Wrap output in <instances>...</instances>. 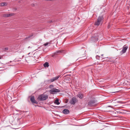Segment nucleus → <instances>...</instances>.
<instances>
[{
	"mask_svg": "<svg viewBox=\"0 0 130 130\" xmlns=\"http://www.w3.org/2000/svg\"><path fill=\"white\" fill-rule=\"evenodd\" d=\"M60 91V90L58 89L55 88H53L51 89L50 91V92L51 93L54 94L56 92H59Z\"/></svg>",
	"mask_w": 130,
	"mask_h": 130,
	"instance_id": "20e7f679",
	"label": "nucleus"
},
{
	"mask_svg": "<svg viewBox=\"0 0 130 130\" xmlns=\"http://www.w3.org/2000/svg\"><path fill=\"white\" fill-rule=\"evenodd\" d=\"M54 103L57 105H58L60 104V103L59 102V99H56Z\"/></svg>",
	"mask_w": 130,
	"mask_h": 130,
	"instance_id": "ddd939ff",
	"label": "nucleus"
},
{
	"mask_svg": "<svg viewBox=\"0 0 130 130\" xmlns=\"http://www.w3.org/2000/svg\"><path fill=\"white\" fill-rule=\"evenodd\" d=\"M103 54H102L101 55V56H103Z\"/></svg>",
	"mask_w": 130,
	"mask_h": 130,
	"instance_id": "cd10ccee",
	"label": "nucleus"
},
{
	"mask_svg": "<svg viewBox=\"0 0 130 130\" xmlns=\"http://www.w3.org/2000/svg\"><path fill=\"white\" fill-rule=\"evenodd\" d=\"M28 48H31L30 46H29L28 47Z\"/></svg>",
	"mask_w": 130,
	"mask_h": 130,
	"instance_id": "a878e982",
	"label": "nucleus"
},
{
	"mask_svg": "<svg viewBox=\"0 0 130 130\" xmlns=\"http://www.w3.org/2000/svg\"><path fill=\"white\" fill-rule=\"evenodd\" d=\"M77 101V100L76 97H73L70 101V103L71 104L74 105Z\"/></svg>",
	"mask_w": 130,
	"mask_h": 130,
	"instance_id": "7ed1b4c3",
	"label": "nucleus"
},
{
	"mask_svg": "<svg viewBox=\"0 0 130 130\" xmlns=\"http://www.w3.org/2000/svg\"><path fill=\"white\" fill-rule=\"evenodd\" d=\"M44 66L45 67H48L49 66L48 63L47 62H46L43 64Z\"/></svg>",
	"mask_w": 130,
	"mask_h": 130,
	"instance_id": "4468645a",
	"label": "nucleus"
},
{
	"mask_svg": "<svg viewBox=\"0 0 130 130\" xmlns=\"http://www.w3.org/2000/svg\"><path fill=\"white\" fill-rule=\"evenodd\" d=\"M96 58L97 59H99L100 57L99 56L97 55L96 56Z\"/></svg>",
	"mask_w": 130,
	"mask_h": 130,
	"instance_id": "a211bd4d",
	"label": "nucleus"
},
{
	"mask_svg": "<svg viewBox=\"0 0 130 130\" xmlns=\"http://www.w3.org/2000/svg\"><path fill=\"white\" fill-rule=\"evenodd\" d=\"M9 16L10 17V16H11L13 15H14V14L13 13H10V14H9Z\"/></svg>",
	"mask_w": 130,
	"mask_h": 130,
	"instance_id": "6ab92c4d",
	"label": "nucleus"
},
{
	"mask_svg": "<svg viewBox=\"0 0 130 130\" xmlns=\"http://www.w3.org/2000/svg\"><path fill=\"white\" fill-rule=\"evenodd\" d=\"M22 124V123H20V124Z\"/></svg>",
	"mask_w": 130,
	"mask_h": 130,
	"instance_id": "2f4dec72",
	"label": "nucleus"
},
{
	"mask_svg": "<svg viewBox=\"0 0 130 130\" xmlns=\"http://www.w3.org/2000/svg\"><path fill=\"white\" fill-rule=\"evenodd\" d=\"M49 22H50V23H53V21L52 20H51V21H49Z\"/></svg>",
	"mask_w": 130,
	"mask_h": 130,
	"instance_id": "412c9836",
	"label": "nucleus"
},
{
	"mask_svg": "<svg viewBox=\"0 0 130 130\" xmlns=\"http://www.w3.org/2000/svg\"><path fill=\"white\" fill-rule=\"evenodd\" d=\"M30 100L31 102L32 103H35L36 104L38 103V102H37L35 100V98L34 96H32L30 99Z\"/></svg>",
	"mask_w": 130,
	"mask_h": 130,
	"instance_id": "0eeeda50",
	"label": "nucleus"
},
{
	"mask_svg": "<svg viewBox=\"0 0 130 130\" xmlns=\"http://www.w3.org/2000/svg\"><path fill=\"white\" fill-rule=\"evenodd\" d=\"M95 103V100L94 99H93L89 102L88 104L90 106H92L94 105V104Z\"/></svg>",
	"mask_w": 130,
	"mask_h": 130,
	"instance_id": "423d86ee",
	"label": "nucleus"
},
{
	"mask_svg": "<svg viewBox=\"0 0 130 130\" xmlns=\"http://www.w3.org/2000/svg\"><path fill=\"white\" fill-rule=\"evenodd\" d=\"M60 76L58 75L56 77H54L51 79L50 81L51 82H53L55 80H57Z\"/></svg>",
	"mask_w": 130,
	"mask_h": 130,
	"instance_id": "6e6552de",
	"label": "nucleus"
},
{
	"mask_svg": "<svg viewBox=\"0 0 130 130\" xmlns=\"http://www.w3.org/2000/svg\"><path fill=\"white\" fill-rule=\"evenodd\" d=\"M128 47L125 46L122 49V50L120 52V54H123L125 53L126 52V50L127 49Z\"/></svg>",
	"mask_w": 130,
	"mask_h": 130,
	"instance_id": "39448f33",
	"label": "nucleus"
},
{
	"mask_svg": "<svg viewBox=\"0 0 130 130\" xmlns=\"http://www.w3.org/2000/svg\"><path fill=\"white\" fill-rule=\"evenodd\" d=\"M8 49H9L8 48V47H6L5 48H4L3 50L4 51L6 52L8 50Z\"/></svg>",
	"mask_w": 130,
	"mask_h": 130,
	"instance_id": "dca6fc26",
	"label": "nucleus"
},
{
	"mask_svg": "<svg viewBox=\"0 0 130 130\" xmlns=\"http://www.w3.org/2000/svg\"><path fill=\"white\" fill-rule=\"evenodd\" d=\"M50 43H51L49 42H47L45 43H44V45L45 46H47V45H48V44H50Z\"/></svg>",
	"mask_w": 130,
	"mask_h": 130,
	"instance_id": "2eb2a0df",
	"label": "nucleus"
},
{
	"mask_svg": "<svg viewBox=\"0 0 130 130\" xmlns=\"http://www.w3.org/2000/svg\"><path fill=\"white\" fill-rule=\"evenodd\" d=\"M76 96L77 97L79 98L80 99H82L84 97V95L83 94L80 93H79L76 95Z\"/></svg>",
	"mask_w": 130,
	"mask_h": 130,
	"instance_id": "9b49d317",
	"label": "nucleus"
},
{
	"mask_svg": "<svg viewBox=\"0 0 130 130\" xmlns=\"http://www.w3.org/2000/svg\"><path fill=\"white\" fill-rule=\"evenodd\" d=\"M111 106H108V107H110Z\"/></svg>",
	"mask_w": 130,
	"mask_h": 130,
	"instance_id": "bb28decb",
	"label": "nucleus"
},
{
	"mask_svg": "<svg viewBox=\"0 0 130 130\" xmlns=\"http://www.w3.org/2000/svg\"><path fill=\"white\" fill-rule=\"evenodd\" d=\"M106 58H109L110 59H111V58H108V57H106ZM106 58V57H105V58H103V59H105Z\"/></svg>",
	"mask_w": 130,
	"mask_h": 130,
	"instance_id": "4be33fe9",
	"label": "nucleus"
},
{
	"mask_svg": "<svg viewBox=\"0 0 130 130\" xmlns=\"http://www.w3.org/2000/svg\"><path fill=\"white\" fill-rule=\"evenodd\" d=\"M103 19L104 18L103 16L99 17L97 19L95 23V25L99 26L101 25L103 22Z\"/></svg>",
	"mask_w": 130,
	"mask_h": 130,
	"instance_id": "f257e3e1",
	"label": "nucleus"
},
{
	"mask_svg": "<svg viewBox=\"0 0 130 130\" xmlns=\"http://www.w3.org/2000/svg\"><path fill=\"white\" fill-rule=\"evenodd\" d=\"M109 60H109H108V61H110V60Z\"/></svg>",
	"mask_w": 130,
	"mask_h": 130,
	"instance_id": "c756f323",
	"label": "nucleus"
},
{
	"mask_svg": "<svg viewBox=\"0 0 130 130\" xmlns=\"http://www.w3.org/2000/svg\"><path fill=\"white\" fill-rule=\"evenodd\" d=\"M7 2L2 3L1 4L0 6H4L7 5Z\"/></svg>",
	"mask_w": 130,
	"mask_h": 130,
	"instance_id": "f8f14e48",
	"label": "nucleus"
},
{
	"mask_svg": "<svg viewBox=\"0 0 130 130\" xmlns=\"http://www.w3.org/2000/svg\"><path fill=\"white\" fill-rule=\"evenodd\" d=\"M1 56H0V59H1Z\"/></svg>",
	"mask_w": 130,
	"mask_h": 130,
	"instance_id": "b1692460",
	"label": "nucleus"
},
{
	"mask_svg": "<svg viewBox=\"0 0 130 130\" xmlns=\"http://www.w3.org/2000/svg\"><path fill=\"white\" fill-rule=\"evenodd\" d=\"M91 38L92 40L94 41H96L98 40V38L97 37H95V36H93L91 37Z\"/></svg>",
	"mask_w": 130,
	"mask_h": 130,
	"instance_id": "9d476101",
	"label": "nucleus"
},
{
	"mask_svg": "<svg viewBox=\"0 0 130 130\" xmlns=\"http://www.w3.org/2000/svg\"><path fill=\"white\" fill-rule=\"evenodd\" d=\"M39 98L40 100H45L48 98V96L47 95L43 94L41 95Z\"/></svg>",
	"mask_w": 130,
	"mask_h": 130,
	"instance_id": "f03ea898",
	"label": "nucleus"
},
{
	"mask_svg": "<svg viewBox=\"0 0 130 130\" xmlns=\"http://www.w3.org/2000/svg\"><path fill=\"white\" fill-rule=\"evenodd\" d=\"M62 112L64 114H67L69 113V111L67 109H65L63 110Z\"/></svg>",
	"mask_w": 130,
	"mask_h": 130,
	"instance_id": "1a4fd4ad",
	"label": "nucleus"
},
{
	"mask_svg": "<svg viewBox=\"0 0 130 130\" xmlns=\"http://www.w3.org/2000/svg\"><path fill=\"white\" fill-rule=\"evenodd\" d=\"M30 36H29V37H28V38H30Z\"/></svg>",
	"mask_w": 130,
	"mask_h": 130,
	"instance_id": "7c9ffc66",
	"label": "nucleus"
},
{
	"mask_svg": "<svg viewBox=\"0 0 130 130\" xmlns=\"http://www.w3.org/2000/svg\"><path fill=\"white\" fill-rule=\"evenodd\" d=\"M60 51H58V52H57V53H60Z\"/></svg>",
	"mask_w": 130,
	"mask_h": 130,
	"instance_id": "5701e85b",
	"label": "nucleus"
},
{
	"mask_svg": "<svg viewBox=\"0 0 130 130\" xmlns=\"http://www.w3.org/2000/svg\"><path fill=\"white\" fill-rule=\"evenodd\" d=\"M17 10V9L16 8H14L13 9V10L14 11H15Z\"/></svg>",
	"mask_w": 130,
	"mask_h": 130,
	"instance_id": "aec40b11",
	"label": "nucleus"
},
{
	"mask_svg": "<svg viewBox=\"0 0 130 130\" xmlns=\"http://www.w3.org/2000/svg\"><path fill=\"white\" fill-rule=\"evenodd\" d=\"M4 16L5 17H10L9 14H5L4 15Z\"/></svg>",
	"mask_w": 130,
	"mask_h": 130,
	"instance_id": "f3484780",
	"label": "nucleus"
},
{
	"mask_svg": "<svg viewBox=\"0 0 130 130\" xmlns=\"http://www.w3.org/2000/svg\"><path fill=\"white\" fill-rule=\"evenodd\" d=\"M109 25H108V28H109Z\"/></svg>",
	"mask_w": 130,
	"mask_h": 130,
	"instance_id": "393cba45",
	"label": "nucleus"
},
{
	"mask_svg": "<svg viewBox=\"0 0 130 130\" xmlns=\"http://www.w3.org/2000/svg\"><path fill=\"white\" fill-rule=\"evenodd\" d=\"M34 4H33V5H32V6H34Z\"/></svg>",
	"mask_w": 130,
	"mask_h": 130,
	"instance_id": "c85d7f7f",
	"label": "nucleus"
}]
</instances>
